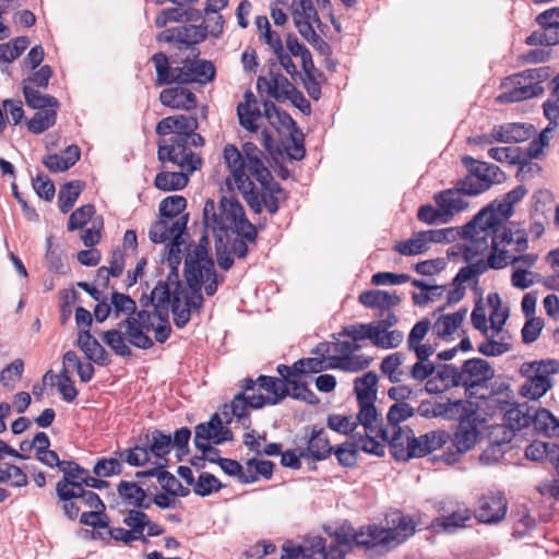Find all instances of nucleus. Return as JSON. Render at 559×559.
Wrapping results in <instances>:
<instances>
[{"label": "nucleus", "mask_w": 559, "mask_h": 559, "mask_svg": "<svg viewBox=\"0 0 559 559\" xmlns=\"http://www.w3.org/2000/svg\"><path fill=\"white\" fill-rule=\"evenodd\" d=\"M147 325H142L140 320L134 314H129L127 318L118 323L117 329L104 331L100 334L102 341L114 352L115 355L120 357H131L132 349L126 343V336L139 331L145 330Z\"/></svg>", "instance_id": "9d476101"}, {"label": "nucleus", "mask_w": 559, "mask_h": 559, "mask_svg": "<svg viewBox=\"0 0 559 559\" xmlns=\"http://www.w3.org/2000/svg\"><path fill=\"white\" fill-rule=\"evenodd\" d=\"M293 4L297 5L292 11L294 22L296 20L308 21L311 24H317L318 28L321 31L322 27H325V25H323V23L321 22V19L312 3V0H301Z\"/></svg>", "instance_id": "3c124183"}, {"label": "nucleus", "mask_w": 559, "mask_h": 559, "mask_svg": "<svg viewBox=\"0 0 559 559\" xmlns=\"http://www.w3.org/2000/svg\"><path fill=\"white\" fill-rule=\"evenodd\" d=\"M199 22L200 24H183L165 28L156 35V41L177 45L179 50L194 51L199 44L211 36V27L205 19L202 17Z\"/></svg>", "instance_id": "7ed1b4c3"}, {"label": "nucleus", "mask_w": 559, "mask_h": 559, "mask_svg": "<svg viewBox=\"0 0 559 559\" xmlns=\"http://www.w3.org/2000/svg\"><path fill=\"white\" fill-rule=\"evenodd\" d=\"M486 221L483 223L481 231L485 233V237L481 238L483 241H486V237H491V248L496 247H507L512 245L513 242L518 246L516 250L519 254L514 258V261L524 262V253L521 250V247L524 245V234L521 230L513 231L511 228L502 225H499L495 231L485 229Z\"/></svg>", "instance_id": "a211bd4d"}, {"label": "nucleus", "mask_w": 559, "mask_h": 559, "mask_svg": "<svg viewBox=\"0 0 559 559\" xmlns=\"http://www.w3.org/2000/svg\"><path fill=\"white\" fill-rule=\"evenodd\" d=\"M190 134H176L169 139L170 143H158L157 158L162 163H177V156L186 153L189 146Z\"/></svg>", "instance_id": "a878e982"}, {"label": "nucleus", "mask_w": 559, "mask_h": 559, "mask_svg": "<svg viewBox=\"0 0 559 559\" xmlns=\"http://www.w3.org/2000/svg\"><path fill=\"white\" fill-rule=\"evenodd\" d=\"M223 488H225V485L215 475L202 472L197 478L193 491L197 496L207 497Z\"/></svg>", "instance_id": "8fccbe9b"}, {"label": "nucleus", "mask_w": 559, "mask_h": 559, "mask_svg": "<svg viewBox=\"0 0 559 559\" xmlns=\"http://www.w3.org/2000/svg\"><path fill=\"white\" fill-rule=\"evenodd\" d=\"M386 300H389V292L381 289L364 290L358 296V301L366 308L386 310Z\"/></svg>", "instance_id": "4d7b16f0"}, {"label": "nucleus", "mask_w": 559, "mask_h": 559, "mask_svg": "<svg viewBox=\"0 0 559 559\" xmlns=\"http://www.w3.org/2000/svg\"><path fill=\"white\" fill-rule=\"evenodd\" d=\"M269 96L277 102H284L285 99H289L293 106L298 108L304 115H311L312 109L310 102L305 97L304 93L297 87H293V90H277L276 86H272L269 91Z\"/></svg>", "instance_id": "7c9ffc66"}, {"label": "nucleus", "mask_w": 559, "mask_h": 559, "mask_svg": "<svg viewBox=\"0 0 559 559\" xmlns=\"http://www.w3.org/2000/svg\"><path fill=\"white\" fill-rule=\"evenodd\" d=\"M210 463L217 464L226 475L236 477L241 484L255 483V476L247 475L237 460L217 456L211 457Z\"/></svg>", "instance_id": "58836bf2"}, {"label": "nucleus", "mask_w": 559, "mask_h": 559, "mask_svg": "<svg viewBox=\"0 0 559 559\" xmlns=\"http://www.w3.org/2000/svg\"><path fill=\"white\" fill-rule=\"evenodd\" d=\"M471 519L469 509H459L451 512L449 515L435 518L429 527L436 532L440 530L447 533H453L460 527L465 526V522Z\"/></svg>", "instance_id": "cd10ccee"}, {"label": "nucleus", "mask_w": 559, "mask_h": 559, "mask_svg": "<svg viewBox=\"0 0 559 559\" xmlns=\"http://www.w3.org/2000/svg\"><path fill=\"white\" fill-rule=\"evenodd\" d=\"M62 465L59 471L62 472V478L57 483L56 487H62L63 489L73 487L80 484V479L88 474V471L81 466L78 462L62 461Z\"/></svg>", "instance_id": "4c0bfd02"}, {"label": "nucleus", "mask_w": 559, "mask_h": 559, "mask_svg": "<svg viewBox=\"0 0 559 559\" xmlns=\"http://www.w3.org/2000/svg\"><path fill=\"white\" fill-rule=\"evenodd\" d=\"M198 128L199 122L195 116L176 115L159 120L155 132L159 136H165L173 132L186 135L187 133L190 134L192 130H198Z\"/></svg>", "instance_id": "4be33fe9"}, {"label": "nucleus", "mask_w": 559, "mask_h": 559, "mask_svg": "<svg viewBox=\"0 0 559 559\" xmlns=\"http://www.w3.org/2000/svg\"><path fill=\"white\" fill-rule=\"evenodd\" d=\"M488 156L497 162L518 165V177L524 171V148L520 146L491 147Z\"/></svg>", "instance_id": "2f4dec72"}, {"label": "nucleus", "mask_w": 559, "mask_h": 559, "mask_svg": "<svg viewBox=\"0 0 559 559\" xmlns=\"http://www.w3.org/2000/svg\"><path fill=\"white\" fill-rule=\"evenodd\" d=\"M450 439V433L440 429L431 430L419 437L407 436L406 450L400 449V455H395V461L406 463L415 457H425L441 449Z\"/></svg>", "instance_id": "39448f33"}, {"label": "nucleus", "mask_w": 559, "mask_h": 559, "mask_svg": "<svg viewBox=\"0 0 559 559\" xmlns=\"http://www.w3.org/2000/svg\"><path fill=\"white\" fill-rule=\"evenodd\" d=\"M288 396L313 406L320 403V399L309 388L308 383L298 378L290 384Z\"/></svg>", "instance_id": "0e129e2a"}, {"label": "nucleus", "mask_w": 559, "mask_h": 559, "mask_svg": "<svg viewBox=\"0 0 559 559\" xmlns=\"http://www.w3.org/2000/svg\"><path fill=\"white\" fill-rule=\"evenodd\" d=\"M114 318H119L121 313L134 314L136 312L135 300L127 294L114 290L110 295Z\"/></svg>", "instance_id": "5fc2aeb1"}, {"label": "nucleus", "mask_w": 559, "mask_h": 559, "mask_svg": "<svg viewBox=\"0 0 559 559\" xmlns=\"http://www.w3.org/2000/svg\"><path fill=\"white\" fill-rule=\"evenodd\" d=\"M389 531L394 535L395 547L406 542L412 537L419 522L415 521L412 515L403 513L401 510L392 512L391 518L388 520Z\"/></svg>", "instance_id": "393cba45"}, {"label": "nucleus", "mask_w": 559, "mask_h": 559, "mask_svg": "<svg viewBox=\"0 0 559 559\" xmlns=\"http://www.w3.org/2000/svg\"><path fill=\"white\" fill-rule=\"evenodd\" d=\"M534 22L539 29L526 36V45L545 47L559 45V7L540 12Z\"/></svg>", "instance_id": "6e6552de"}, {"label": "nucleus", "mask_w": 559, "mask_h": 559, "mask_svg": "<svg viewBox=\"0 0 559 559\" xmlns=\"http://www.w3.org/2000/svg\"><path fill=\"white\" fill-rule=\"evenodd\" d=\"M524 198V185L521 183L516 186L511 191L507 192L503 195V201L498 202V200H493L487 205H492V210L490 211V215L486 219L485 229L495 231L499 225H502L514 213V204L520 202Z\"/></svg>", "instance_id": "f8f14e48"}, {"label": "nucleus", "mask_w": 559, "mask_h": 559, "mask_svg": "<svg viewBox=\"0 0 559 559\" xmlns=\"http://www.w3.org/2000/svg\"><path fill=\"white\" fill-rule=\"evenodd\" d=\"M210 222L212 223L211 228L213 234H217V231L226 233L228 230V226L223 222L222 214H217L215 212V202L213 199H207L204 203L203 207V223L204 230L210 227Z\"/></svg>", "instance_id": "603ef678"}, {"label": "nucleus", "mask_w": 559, "mask_h": 559, "mask_svg": "<svg viewBox=\"0 0 559 559\" xmlns=\"http://www.w3.org/2000/svg\"><path fill=\"white\" fill-rule=\"evenodd\" d=\"M468 414L469 415H465L457 424L453 432V438L450 439L452 447H459L465 452L471 451L480 437V431L477 427V414Z\"/></svg>", "instance_id": "f3484780"}, {"label": "nucleus", "mask_w": 559, "mask_h": 559, "mask_svg": "<svg viewBox=\"0 0 559 559\" xmlns=\"http://www.w3.org/2000/svg\"><path fill=\"white\" fill-rule=\"evenodd\" d=\"M462 379L465 381H477L479 384L488 385V382L495 378V369L489 361L483 358H469L461 365Z\"/></svg>", "instance_id": "b1692460"}, {"label": "nucleus", "mask_w": 559, "mask_h": 559, "mask_svg": "<svg viewBox=\"0 0 559 559\" xmlns=\"http://www.w3.org/2000/svg\"><path fill=\"white\" fill-rule=\"evenodd\" d=\"M84 180H71L64 182L58 193V206L61 213L67 214L72 210L81 193L85 190Z\"/></svg>", "instance_id": "bb28decb"}, {"label": "nucleus", "mask_w": 559, "mask_h": 559, "mask_svg": "<svg viewBox=\"0 0 559 559\" xmlns=\"http://www.w3.org/2000/svg\"><path fill=\"white\" fill-rule=\"evenodd\" d=\"M189 176L182 171H160L155 176L154 186L162 191H179L187 187Z\"/></svg>", "instance_id": "72a5a7b5"}, {"label": "nucleus", "mask_w": 559, "mask_h": 559, "mask_svg": "<svg viewBox=\"0 0 559 559\" xmlns=\"http://www.w3.org/2000/svg\"><path fill=\"white\" fill-rule=\"evenodd\" d=\"M526 367V400L537 402L554 388L551 376L559 373V359L534 360Z\"/></svg>", "instance_id": "f03ea898"}, {"label": "nucleus", "mask_w": 559, "mask_h": 559, "mask_svg": "<svg viewBox=\"0 0 559 559\" xmlns=\"http://www.w3.org/2000/svg\"><path fill=\"white\" fill-rule=\"evenodd\" d=\"M326 426L332 431L347 436L356 430L358 423L352 421L350 415L329 414Z\"/></svg>", "instance_id": "338daca9"}, {"label": "nucleus", "mask_w": 559, "mask_h": 559, "mask_svg": "<svg viewBox=\"0 0 559 559\" xmlns=\"http://www.w3.org/2000/svg\"><path fill=\"white\" fill-rule=\"evenodd\" d=\"M229 407L233 408L230 415L235 416L237 423H239L243 429H250L252 425L250 417L252 405L248 401V395L243 394V392H237L230 401Z\"/></svg>", "instance_id": "e433bc0d"}, {"label": "nucleus", "mask_w": 559, "mask_h": 559, "mask_svg": "<svg viewBox=\"0 0 559 559\" xmlns=\"http://www.w3.org/2000/svg\"><path fill=\"white\" fill-rule=\"evenodd\" d=\"M194 437L198 440H211L214 445H221L233 441L234 432L218 413H213L209 421L200 423L194 427Z\"/></svg>", "instance_id": "2eb2a0df"}, {"label": "nucleus", "mask_w": 559, "mask_h": 559, "mask_svg": "<svg viewBox=\"0 0 559 559\" xmlns=\"http://www.w3.org/2000/svg\"><path fill=\"white\" fill-rule=\"evenodd\" d=\"M461 163L468 174L456 181V190L460 194L475 197L492 187V181L485 175L486 170H484L487 162L464 155L461 158Z\"/></svg>", "instance_id": "0eeeda50"}, {"label": "nucleus", "mask_w": 559, "mask_h": 559, "mask_svg": "<svg viewBox=\"0 0 559 559\" xmlns=\"http://www.w3.org/2000/svg\"><path fill=\"white\" fill-rule=\"evenodd\" d=\"M193 59L187 57L182 63H186L191 83H199L205 85L211 83L216 78V68L214 63L206 59H199L200 50L191 51Z\"/></svg>", "instance_id": "412c9836"}, {"label": "nucleus", "mask_w": 559, "mask_h": 559, "mask_svg": "<svg viewBox=\"0 0 559 559\" xmlns=\"http://www.w3.org/2000/svg\"><path fill=\"white\" fill-rule=\"evenodd\" d=\"M360 532L364 533V537H360L358 548L365 549L369 559L382 557L395 548L394 535L389 527L368 524L360 526Z\"/></svg>", "instance_id": "1a4fd4ad"}, {"label": "nucleus", "mask_w": 559, "mask_h": 559, "mask_svg": "<svg viewBox=\"0 0 559 559\" xmlns=\"http://www.w3.org/2000/svg\"><path fill=\"white\" fill-rule=\"evenodd\" d=\"M81 158V150L71 144L62 151V155L50 153L43 157V165L51 173H63L72 168Z\"/></svg>", "instance_id": "5701e85b"}, {"label": "nucleus", "mask_w": 559, "mask_h": 559, "mask_svg": "<svg viewBox=\"0 0 559 559\" xmlns=\"http://www.w3.org/2000/svg\"><path fill=\"white\" fill-rule=\"evenodd\" d=\"M492 205H485L471 221L459 228L460 237L473 242L478 240L475 236L481 231L483 223L490 215Z\"/></svg>", "instance_id": "a18cd8bd"}, {"label": "nucleus", "mask_w": 559, "mask_h": 559, "mask_svg": "<svg viewBox=\"0 0 559 559\" xmlns=\"http://www.w3.org/2000/svg\"><path fill=\"white\" fill-rule=\"evenodd\" d=\"M202 287L203 285H192V287H188V292L183 287L179 290H171L173 319L178 329H183L190 322L193 311H200L203 308Z\"/></svg>", "instance_id": "423d86ee"}, {"label": "nucleus", "mask_w": 559, "mask_h": 559, "mask_svg": "<svg viewBox=\"0 0 559 559\" xmlns=\"http://www.w3.org/2000/svg\"><path fill=\"white\" fill-rule=\"evenodd\" d=\"M379 377L376 371H368L364 373L361 377H358L354 382V392L356 394V400H369L377 399V385H378Z\"/></svg>", "instance_id": "a19ab883"}, {"label": "nucleus", "mask_w": 559, "mask_h": 559, "mask_svg": "<svg viewBox=\"0 0 559 559\" xmlns=\"http://www.w3.org/2000/svg\"><path fill=\"white\" fill-rule=\"evenodd\" d=\"M151 60L154 63L156 71L155 84L157 86L171 84L182 86L191 84L192 79L189 76L186 63H183V67L173 68L169 63L167 55L162 51L154 53Z\"/></svg>", "instance_id": "ddd939ff"}, {"label": "nucleus", "mask_w": 559, "mask_h": 559, "mask_svg": "<svg viewBox=\"0 0 559 559\" xmlns=\"http://www.w3.org/2000/svg\"><path fill=\"white\" fill-rule=\"evenodd\" d=\"M46 247L45 260L47 269L56 274L66 275L70 267L66 264L64 253L59 249V246L57 245L53 248L51 236L46 239Z\"/></svg>", "instance_id": "79ce46f5"}, {"label": "nucleus", "mask_w": 559, "mask_h": 559, "mask_svg": "<svg viewBox=\"0 0 559 559\" xmlns=\"http://www.w3.org/2000/svg\"><path fill=\"white\" fill-rule=\"evenodd\" d=\"M455 193H459L456 185L454 188L442 190L433 195L435 202L438 206H441V210L445 213V217H448V219H450L454 213L462 212L468 206V203L465 200L461 198H453Z\"/></svg>", "instance_id": "c756f323"}, {"label": "nucleus", "mask_w": 559, "mask_h": 559, "mask_svg": "<svg viewBox=\"0 0 559 559\" xmlns=\"http://www.w3.org/2000/svg\"><path fill=\"white\" fill-rule=\"evenodd\" d=\"M134 445L128 450H116L114 453L132 467H141L155 459H164L171 450L170 433L160 429H145L136 438Z\"/></svg>", "instance_id": "f257e3e1"}, {"label": "nucleus", "mask_w": 559, "mask_h": 559, "mask_svg": "<svg viewBox=\"0 0 559 559\" xmlns=\"http://www.w3.org/2000/svg\"><path fill=\"white\" fill-rule=\"evenodd\" d=\"M415 415V408L407 402L394 403L389 407L386 421L390 426H397Z\"/></svg>", "instance_id": "69168bd1"}, {"label": "nucleus", "mask_w": 559, "mask_h": 559, "mask_svg": "<svg viewBox=\"0 0 559 559\" xmlns=\"http://www.w3.org/2000/svg\"><path fill=\"white\" fill-rule=\"evenodd\" d=\"M508 510L507 499L501 491H487L483 493L474 509V516L484 524H496L501 522Z\"/></svg>", "instance_id": "9b49d317"}, {"label": "nucleus", "mask_w": 559, "mask_h": 559, "mask_svg": "<svg viewBox=\"0 0 559 559\" xmlns=\"http://www.w3.org/2000/svg\"><path fill=\"white\" fill-rule=\"evenodd\" d=\"M521 78H524V71L506 78L501 83V87L508 88L509 85H513V87L500 93L496 97V102L499 104H509L524 100V85L519 81Z\"/></svg>", "instance_id": "f704fd0d"}, {"label": "nucleus", "mask_w": 559, "mask_h": 559, "mask_svg": "<svg viewBox=\"0 0 559 559\" xmlns=\"http://www.w3.org/2000/svg\"><path fill=\"white\" fill-rule=\"evenodd\" d=\"M526 460L548 462L556 471L559 481V443L533 440L526 445Z\"/></svg>", "instance_id": "6ab92c4d"}, {"label": "nucleus", "mask_w": 559, "mask_h": 559, "mask_svg": "<svg viewBox=\"0 0 559 559\" xmlns=\"http://www.w3.org/2000/svg\"><path fill=\"white\" fill-rule=\"evenodd\" d=\"M162 105L176 110H192L198 106L197 95L185 86L164 88L158 96Z\"/></svg>", "instance_id": "dca6fc26"}, {"label": "nucleus", "mask_w": 559, "mask_h": 559, "mask_svg": "<svg viewBox=\"0 0 559 559\" xmlns=\"http://www.w3.org/2000/svg\"><path fill=\"white\" fill-rule=\"evenodd\" d=\"M57 116L58 112L56 109L36 111L34 116L27 120V129L33 134H41L56 124Z\"/></svg>", "instance_id": "c03bdc74"}, {"label": "nucleus", "mask_w": 559, "mask_h": 559, "mask_svg": "<svg viewBox=\"0 0 559 559\" xmlns=\"http://www.w3.org/2000/svg\"><path fill=\"white\" fill-rule=\"evenodd\" d=\"M487 304L491 308L489 317L491 329L499 333L510 316V310L508 307L502 308V299L496 292L488 294Z\"/></svg>", "instance_id": "c9c22d12"}, {"label": "nucleus", "mask_w": 559, "mask_h": 559, "mask_svg": "<svg viewBox=\"0 0 559 559\" xmlns=\"http://www.w3.org/2000/svg\"><path fill=\"white\" fill-rule=\"evenodd\" d=\"M27 36H17L7 43L0 44V61L11 63L16 60L29 46Z\"/></svg>", "instance_id": "37998d69"}, {"label": "nucleus", "mask_w": 559, "mask_h": 559, "mask_svg": "<svg viewBox=\"0 0 559 559\" xmlns=\"http://www.w3.org/2000/svg\"><path fill=\"white\" fill-rule=\"evenodd\" d=\"M260 108L239 103L237 106V116L239 124L249 132H257V120L262 116Z\"/></svg>", "instance_id": "052dcab7"}, {"label": "nucleus", "mask_w": 559, "mask_h": 559, "mask_svg": "<svg viewBox=\"0 0 559 559\" xmlns=\"http://www.w3.org/2000/svg\"><path fill=\"white\" fill-rule=\"evenodd\" d=\"M466 313L467 308H460L453 313L441 316L435 323V328L442 323V329L436 331L437 336L443 340L452 335L463 323Z\"/></svg>", "instance_id": "ea45409f"}, {"label": "nucleus", "mask_w": 559, "mask_h": 559, "mask_svg": "<svg viewBox=\"0 0 559 559\" xmlns=\"http://www.w3.org/2000/svg\"><path fill=\"white\" fill-rule=\"evenodd\" d=\"M143 510L144 509L129 510L128 515L123 519V524L130 527L134 535L139 536V540L147 544L148 539L143 532L150 523V518Z\"/></svg>", "instance_id": "49530a36"}, {"label": "nucleus", "mask_w": 559, "mask_h": 559, "mask_svg": "<svg viewBox=\"0 0 559 559\" xmlns=\"http://www.w3.org/2000/svg\"><path fill=\"white\" fill-rule=\"evenodd\" d=\"M393 249L402 255L412 257L427 252L429 247L425 243V238L415 233L414 238L397 241Z\"/></svg>", "instance_id": "bf43d9fd"}, {"label": "nucleus", "mask_w": 559, "mask_h": 559, "mask_svg": "<svg viewBox=\"0 0 559 559\" xmlns=\"http://www.w3.org/2000/svg\"><path fill=\"white\" fill-rule=\"evenodd\" d=\"M56 496L58 501L61 502V509L66 518L71 521L78 519L80 513V507L76 502L73 491L63 489L62 487H56Z\"/></svg>", "instance_id": "13d9d810"}, {"label": "nucleus", "mask_w": 559, "mask_h": 559, "mask_svg": "<svg viewBox=\"0 0 559 559\" xmlns=\"http://www.w3.org/2000/svg\"><path fill=\"white\" fill-rule=\"evenodd\" d=\"M295 26L298 33L309 43L312 47L324 57H331L332 48L320 35L317 34L312 24L308 21L296 20Z\"/></svg>", "instance_id": "473e14b6"}, {"label": "nucleus", "mask_w": 559, "mask_h": 559, "mask_svg": "<svg viewBox=\"0 0 559 559\" xmlns=\"http://www.w3.org/2000/svg\"><path fill=\"white\" fill-rule=\"evenodd\" d=\"M22 93L25 98L26 105L38 111L45 109H56L58 110L60 107V102L57 97L50 94H43L37 90H34L28 84H23Z\"/></svg>", "instance_id": "c85d7f7f"}, {"label": "nucleus", "mask_w": 559, "mask_h": 559, "mask_svg": "<svg viewBox=\"0 0 559 559\" xmlns=\"http://www.w3.org/2000/svg\"><path fill=\"white\" fill-rule=\"evenodd\" d=\"M531 427L536 435L559 438V419L549 409L526 401V430Z\"/></svg>", "instance_id": "4468645a"}, {"label": "nucleus", "mask_w": 559, "mask_h": 559, "mask_svg": "<svg viewBox=\"0 0 559 559\" xmlns=\"http://www.w3.org/2000/svg\"><path fill=\"white\" fill-rule=\"evenodd\" d=\"M187 204V199L182 195L174 194L166 197L158 205V214L166 221L176 218L186 210Z\"/></svg>", "instance_id": "de8ad7c7"}, {"label": "nucleus", "mask_w": 559, "mask_h": 559, "mask_svg": "<svg viewBox=\"0 0 559 559\" xmlns=\"http://www.w3.org/2000/svg\"><path fill=\"white\" fill-rule=\"evenodd\" d=\"M436 379L445 384V389L459 388V383H462L461 367L457 368L453 364H442L437 367L435 372Z\"/></svg>", "instance_id": "e2e57ef3"}, {"label": "nucleus", "mask_w": 559, "mask_h": 559, "mask_svg": "<svg viewBox=\"0 0 559 559\" xmlns=\"http://www.w3.org/2000/svg\"><path fill=\"white\" fill-rule=\"evenodd\" d=\"M302 450L306 453L307 460L321 462L332 454L333 445H331L329 436L323 428L313 427Z\"/></svg>", "instance_id": "aec40b11"}, {"label": "nucleus", "mask_w": 559, "mask_h": 559, "mask_svg": "<svg viewBox=\"0 0 559 559\" xmlns=\"http://www.w3.org/2000/svg\"><path fill=\"white\" fill-rule=\"evenodd\" d=\"M377 399L362 400L358 399V414L356 416V423L359 424H377L381 417L380 412L376 406Z\"/></svg>", "instance_id": "6e6d98bb"}, {"label": "nucleus", "mask_w": 559, "mask_h": 559, "mask_svg": "<svg viewBox=\"0 0 559 559\" xmlns=\"http://www.w3.org/2000/svg\"><path fill=\"white\" fill-rule=\"evenodd\" d=\"M490 388L488 400L497 403L499 408L504 412L503 423L504 426L513 433L524 429V412L521 409V404L512 402L513 391L510 389L509 383L504 381H489Z\"/></svg>", "instance_id": "20e7f679"}, {"label": "nucleus", "mask_w": 559, "mask_h": 559, "mask_svg": "<svg viewBox=\"0 0 559 559\" xmlns=\"http://www.w3.org/2000/svg\"><path fill=\"white\" fill-rule=\"evenodd\" d=\"M258 386L266 391L271 395L269 397H278V404L282 403L289 394V388L282 385L283 381L273 376L260 374L257 378Z\"/></svg>", "instance_id": "09e8293b"}, {"label": "nucleus", "mask_w": 559, "mask_h": 559, "mask_svg": "<svg viewBox=\"0 0 559 559\" xmlns=\"http://www.w3.org/2000/svg\"><path fill=\"white\" fill-rule=\"evenodd\" d=\"M92 472L97 477L108 478L122 474L123 466L117 457H99Z\"/></svg>", "instance_id": "680f3d73"}, {"label": "nucleus", "mask_w": 559, "mask_h": 559, "mask_svg": "<svg viewBox=\"0 0 559 559\" xmlns=\"http://www.w3.org/2000/svg\"><path fill=\"white\" fill-rule=\"evenodd\" d=\"M96 209L92 203L84 204L73 211L68 219L67 228L69 231L82 229L95 215Z\"/></svg>", "instance_id": "864d4df0"}, {"label": "nucleus", "mask_w": 559, "mask_h": 559, "mask_svg": "<svg viewBox=\"0 0 559 559\" xmlns=\"http://www.w3.org/2000/svg\"><path fill=\"white\" fill-rule=\"evenodd\" d=\"M183 276L188 287L205 284V274L203 273L200 263L197 262V259L191 255H188L185 260Z\"/></svg>", "instance_id": "774afa93"}]
</instances>
